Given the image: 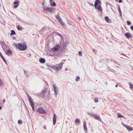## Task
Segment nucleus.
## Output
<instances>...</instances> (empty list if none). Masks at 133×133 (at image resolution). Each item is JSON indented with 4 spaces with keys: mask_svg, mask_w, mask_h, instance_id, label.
I'll return each instance as SVG.
<instances>
[{
    "mask_svg": "<svg viewBox=\"0 0 133 133\" xmlns=\"http://www.w3.org/2000/svg\"><path fill=\"white\" fill-rule=\"evenodd\" d=\"M53 9L49 8H44L43 7V12L45 13H46L47 11L51 13L53 12Z\"/></svg>",
    "mask_w": 133,
    "mask_h": 133,
    "instance_id": "4",
    "label": "nucleus"
},
{
    "mask_svg": "<svg viewBox=\"0 0 133 133\" xmlns=\"http://www.w3.org/2000/svg\"><path fill=\"white\" fill-rule=\"evenodd\" d=\"M114 71L113 70H112V72H113Z\"/></svg>",
    "mask_w": 133,
    "mask_h": 133,
    "instance_id": "63",
    "label": "nucleus"
},
{
    "mask_svg": "<svg viewBox=\"0 0 133 133\" xmlns=\"http://www.w3.org/2000/svg\"><path fill=\"white\" fill-rule=\"evenodd\" d=\"M21 121V120H19L18 121V123H22V122L21 121Z\"/></svg>",
    "mask_w": 133,
    "mask_h": 133,
    "instance_id": "39",
    "label": "nucleus"
},
{
    "mask_svg": "<svg viewBox=\"0 0 133 133\" xmlns=\"http://www.w3.org/2000/svg\"><path fill=\"white\" fill-rule=\"evenodd\" d=\"M124 127H125L126 128H127V127H128V126H127V125H124Z\"/></svg>",
    "mask_w": 133,
    "mask_h": 133,
    "instance_id": "47",
    "label": "nucleus"
},
{
    "mask_svg": "<svg viewBox=\"0 0 133 133\" xmlns=\"http://www.w3.org/2000/svg\"><path fill=\"white\" fill-rule=\"evenodd\" d=\"M7 53H6L5 54L8 55H9V54H9L11 55H12V51L11 50H8L7 51Z\"/></svg>",
    "mask_w": 133,
    "mask_h": 133,
    "instance_id": "18",
    "label": "nucleus"
},
{
    "mask_svg": "<svg viewBox=\"0 0 133 133\" xmlns=\"http://www.w3.org/2000/svg\"><path fill=\"white\" fill-rule=\"evenodd\" d=\"M30 104L32 108V110L34 111H35L34 109V103L32 102H31L30 103Z\"/></svg>",
    "mask_w": 133,
    "mask_h": 133,
    "instance_id": "14",
    "label": "nucleus"
},
{
    "mask_svg": "<svg viewBox=\"0 0 133 133\" xmlns=\"http://www.w3.org/2000/svg\"><path fill=\"white\" fill-rule=\"evenodd\" d=\"M124 127H125L126 128H127V127H128V126H127V125H124Z\"/></svg>",
    "mask_w": 133,
    "mask_h": 133,
    "instance_id": "46",
    "label": "nucleus"
},
{
    "mask_svg": "<svg viewBox=\"0 0 133 133\" xmlns=\"http://www.w3.org/2000/svg\"><path fill=\"white\" fill-rule=\"evenodd\" d=\"M95 108V107L93 108V109H94Z\"/></svg>",
    "mask_w": 133,
    "mask_h": 133,
    "instance_id": "64",
    "label": "nucleus"
},
{
    "mask_svg": "<svg viewBox=\"0 0 133 133\" xmlns=\"http://www.w3.org/2000/svg\"><path fill=\"white\" fill-rule=\"evenodd\" d=\"M83 127L85 130H87V128L86 126V122L85 121H83Z\"/></svg>",
    "mask_w": 133,
    "mask_h": 133,
    "instance_id": "15",
    "label": "nucleus"
},
{
    "mask_svg": "<svg viewBox=\"0 0 133 133\" xmlns=\"http://www.w3.org/2000/svg\"><path fill=\"white\" fill-rule=\"evenodd\" d=\"M127 129L129 131H130L133 130V129L132 128H131L128 126Z\"/></svg>",
    "mask_w": 133,
    "mask_h": 133,
    "instance_id": "22",
    "label": "nucleus"
},
{
    "mask_svg": "<svg viewBox=\"0 0 133 133\" xmlns=\"http://www.w3.org/2000/svg\"><path fill=\"white\" fill-rule=\"evenodd\" d=\"M79 56H82V52L80 51L79 52Z\"/></svg>",
    "mask_w": 133,
    "mask_h": 133,
    "instance_id": "37",
    "label": "nucleus"
},
{
    "mask_svg": "<svg viewBox=\"0 0 133 133\" xmlns=\"http://www.w3.org/2000/svg\"><path fill=\"white\" fill-rule=\"evenodd\" d=\"M3 82L2 81V80L0 78V87L2 86V84H3Z\"/></svg>",
    "mask_w": 133,
    "mask_h": 133,
    "instance_id": "29",
    "label": "nucleus"
},
{
    "mask_svg": "<svg viewBox=\"0 0 133 133\" xmlns=\"http://www.w3.org/2000/svg\"><path fill=\"white\" fill-rule=\"evenodd\" d=\"M17 28L18 30H19L20 29H21V30H22V27L21 26H20L19 25H18L17 26Z\"/></svg>",
    "mask_w": 133,
    "mask_h": 133,
    "instance_id": "27",
    "label": "nucleus"
},
{
    "mask_svg": "<svg viewBox=\"0 0 133 133\" xmlns=\"http://www.w3.org/2000/svg\"><path fill=\"white\" fill-rule=\"evenodd\" d=\"M46 91V89H44V90L42 91V96L44 98L45 97V95Z\"/></svg>",
    "mask_w": 133,
    "mask_h": 133,
    "instance_id": "11",
    "label": "nucleus"
},
{
    "mask_svg": "<svg viewBox=\"0 0 133 133\" xmlns=\"http://www.w3.org/2000/svg\"><path fill=\"white\" fill-rule=\"evenodd\" d=\"M2 43H3V44H5V43H4V42H2Z\"/></svg>",
    "mask_w": 133,
    "mask_h": 133,
    "instance_id": "58",
    "label": "nucleus"
},
{
    "mask_svg": "<svg viewBox=\"0 0 133 133\" xmlns=\"http://www.w3.org/2000/svg\"><path fill=\"white\" fill-rule=\"evenodd\" d=\"M24 74L25 75H26V71H24Z\"/></svg>",
    "mask_w": 133,
    "mask_h": 133,
    "instance_id": "48",
    "label": "nucleus"
},
{
    "mask_svg": "<svg viewBox=\"0 0 133 133\" xmlns=\"http://www.w3.org/2000/svg\"><path fill=\"white\" fill-rule=\"evenodd\" d=\"M121 54L122 55H124V56H126V55H125V54H124L122 53Z\"/></svg>",
    "mask_w": 133,
    "mask_h": 133,
    "instance_id": "52",
    "label": "nucleus"
},
{
    "mask_svg": "<svg viewBox=\"0 0 133 133\" xmlns=\"http://www.w3.org/2000/svg\"><path fill=\"white\" fill-rule=\"evenodd\" d=\"M80 122V120L78 118H77L75 119V122L76 123H78Z\"/></svg>",
    "mask_w": 133,
    "mask_h": 133,
    "instance_id": "23",
    "label": "nucleus"
},
{
    "mask_svg": "<svg viewBox=\"0 0 133 133\" xmlns=\"http://www.w3.org/2000/svg\"><path fill=\"white\" fill-rule=\"evenodd\" d=\"M5 46H7V45H3V46L2 45V48L4 50V49H5Z\"/></svg>",
    "mask_w": 133,
    "mask_h": 133,
    "instance_id": "33",
    "label": "nucleus"
},
{
    "mask_svg": "<svg viewBox=\"0 0 133 133\" xmlns=\"http://www.w3.org/2000/svg\"><path fill=\"white\" fill-rule=\"evenodd\" d=\"M39 61L41 63H44L45 62V59L43 58H40L39 59Z\"/></svg>",
    "mask_w": 133,
    "mask_h": 133,
    "instance_id": "17",
    "label": "nucleus"
},
{
    "mask_svg": "<svg viewBox=\"0 0 133 133\" xmlns=\"http://www.w3.org/2000/svg\"><path fill=\"white\" fill-rule=\"evenodd\" d=\"M122 2V0H119L118 1V2L119 3H121Z\"/></svg>",
    "mask_w": 133,
    "mask_h": 133,
    "instance_id": "43",
    "label": "nucleus"
},
{
    "mask_svg": "<svg viewBox=\"0 0 133 133\" xmlns=\"http://www.w3.org/2000/svg\"><path fill=\"white\" fill-rule=\"evenodd\" d=\"M100 2L99 0H96L95 2L94 6L95 7H96L98 4Z\"/></svg>",
    "mask_w": 133,
    "mask_h": 133,
    "instance_id": "13",
    "label": "nucleus"
},
{
    "mask_svg": "<svg viewBox=\"0 0 133 133\" xmlns=\"http://www.w3.org/2000/svg\"><path fill=\"white\" fill-rule=\"evenodd\" d=\"M128 84H129L130 86V89L132 88L133 87V84L129 82L128 83Z\"/></svg>",
    "mask_w": 133,
    "mask_h": 133,
    "instance_id": "25",
    "label": "nucleus"
},
{
    "mask_svg": "<svg viewBox=\"0 0 133 133\" xmlns=\"http://www.w3.org/2000/svg\"><path fill=\"white\" fill-rule=\"evenodd\" d=\"M18 5H16L14 6V7L15 8H16L18 6Z\"/></svg>",
    "mask_w": 133,
    "mask_h": 133,
    "instance_id": "40",
    "label": "nucleus"
},
{
    "mask_svg": "<svg viewBox=\"0 0 133 133\" xmlns=\"http://www.w3.org/2000/svg\"><path fill=\"white\" fill-rule=\"evenodd\" d=\"M79 79H80L79 77L78 76H77L76 78L75 81H78L79 80Z\"/></svg>",
    "mask_w": 133,
    "mask_h": 133,
    "instance_id": "28",
    "label": "nucleus"
},
{
    "mask_svg": "<svg viewBox=\"0 0 133 133\" xmlns=\"http://www.w3.org/2000/svg\"><path fill=\"white\" fill-rule=\"evenodd\" d=\"M16 80L17 81H18L17 77H16Z\"/></svg>",
    "mask_w": 133,
    "mask_h": 133,
    "instance_id": "51",
    "label": "nucleus"
},
{
    "mask_svg": "<svg viewBox=\"0 0 133 133\" xmlns=\"http://www.w3.org/2000/svg\"><path fill=\"white\" fill-rule=\"evenodd\" d=\"M37 111L38 112L40 113L44 114L46 113L45 111L42 107L38 108V109Z\"/></svg>",
    "mask_w": 133,
    "mask_h": 133,
    "instance_id": "7",
    "label": "nucleus"
},
{
    "mask_svg": "<svg viewBox=\"0 0 133 133\" xmlns=\"http://www.w3.org/2000/svg\"><path fill=\"white\" fill-rule=\"evenodd\" d=\"M78 19L79 20H81V18L80 17H78Z\"/></svg>",
    "mask_w": 133,
    "mask_h": 133,
    "instance_id": "44",
    "label": "nucleus"
},
{
    "mask_svg": "<svg viewBox=\"0 0 133 133\" xmlns=\"http://www.w3.org/2000/svg\"><path fill=\"white\" fill-rule=\"evenodd\" d=\"M118 85H116L115 86L116 87H118Z\"/></svg>",
    "mask_w": 133,
    "mask_h": 133,
    "instance_id": "53",
    "label": "nucleus"
},
{
    "mask_svg": "<svg viewBox=\"0 0 133 133\" xmlns=\"http://www.w3.org/2000/svg\"><path fill=\"white\" fill-rule=\"evenodd\" d=\"M127 24L128 25H130L131 24V22H130L129 21H127Z\"/></svg>",
    "mask_w": 133,
    "mask_h": 133,
    "instance_id": "34",
    "label": "nucleus"
},
{
    "mask_svg": "<svg viewBox=\"0 0 133 133\" xmlns=\"http://www.w3.org/2000/svg\"><path fill=\"white\" fill-rule=\"evenodd\" d=\"M52 86L54 91V94L56 95L57 94V92L58 91V88L56 87L55 84L53 85Z\"/></svg>",
    "mask_w": 133,
    "mask_h": 133,
    "instance_id": "6",
    "label": "nucleus"
},
{
    "mask_svg": "<svg viewBox=\"0 0 133 133\" xmlns=\"http://www.w3.org/2000/svg\"><path fill=\"white\" fill-rule=\"evenodd\" d=\"M13 38L14 39H16V38L15 37H13Z\"/></svg>",
    "mask_w": 133,
    "mask_h": 133,
    "instance_id": "49",
    "label": "nucleus"
},
{
    "mask_svg": "<svg viewBox=\"0 0 133 133\" xmlns=\"http://www.w3.org/2000/svg\"><path fill=\"white\" fill-rule=\"evenodd\" d=\"M93 115V117L95 118V119H96V120H98L101 122H102V121L101 119L99 116H98L96 115H95L94 114V115Z\"/></svg>",
    "mask_w": 133,
    "mask_h": 133,
    "instance_id": "8",
    "label": "nucleus"
},
{
    "mask_svg": "<svg viewBox=\"0 0 133 133\" xmlns=\"http://www.w3.org/2000/svg\"><path fill=\"white\" fill-rule=\"evenodd\" d=\"M118 10L119 12H121L120 7H119L118 9Z\"/></svg>",
    "mask_w": 133,
    "mask_h": 133,
    "instance_id": "38",
    "label": "nucleus"
},
{
    "mask_svg": "<svg viewBox=\"0 0 133 133\" xmlns=\"http://www.w3.org/2000/svg\"><path fill=\"white\" fill-rule=\"evenodd\" d=\"M125 36L127 38H132V36L131 35L130 33L127 32L125 34Z\"/></svg>",
    "mask_w": 133,
    "mask_h": 133,
    "instance_id": "9",
    "label": "nucleus"
},
{
    "mask_svg": "<svg viewBox=\"0 0 133 133\" xmlns=\"http://www.w3.org/2000/svg\"><path fill=\"white\" fill-rule=\"evenodd\" d=\"M56 117L55 114L54 115L53 117V124L54 125L56 123Z\"/></svg>",
    "mask_w": 133,
    "mask_h": 133,
    "instance_id": "10",
    "label": "nucleus"
},
{
    "mask_svg": "<svg viewBox=\"0 0 133 133\" xmlns=\"http://www.w3.org/2000/svg\"><path fill=\"white\" fill-rule=\"evenodd\" d=\"M117 6H118V8H119V7H120L119 6V5H117Z\"/></svg>",
    "mask_w": 133,
    "mask_h": 133,
    "instance_id": "59",
    "label": "nucleus"
},
{
    "mask_svg": "<svg viewBox=\"0 0 133 133\" xmlns=\"http://www.w3.org/2000/svg\"><path fill=\"white\" fill-rule=\"evenodd\" d=\"M61 49V46L58 45L55 46L51 50L53 52L58 51L60 50Z\"/></svg>",
    "mask_w": 133,
    "mask_h": 133,
    "instance_id": "3",
    "label": "nucleus"
},
{
    "mask_svg": "<svg viewBox=\"0 0 133 133\" xmlns=\"http://www.w3.org/2000/svg\"><path fill=\"white\" fill-rule=\"evenodd\" d=\"M52 0H50V3H51Z\"/></svg>",
    "mask_w": 133,
    "mask_h": 133,
    "instance_id": "54",
    "label": "nucleus"
},
{
    "mask_svg": "<svg viewBox=\"0 0 133 133\" xmlns=\"http://www.w3.org/2000/svg\"><path fill=\"white\" fill-rule=\"evenodd\" d=\"M65 71H67L68 70V68H66L65 69Z\"/></svg>",
    "mask_w": 133,
    "mask_h": 133,
    "instance_id": "45",
    "label": "nucleus"
},
{
    "mask_svg": "<svg viewBox=\"0 0 133 133\" xmlns=\"http://www.w3.org/2000/svg\"><path fill=\"white\" fill-rule=\"evenodd\" d=\"M51 5L53 6H55L56 5V3L55 2H53L52 4H51Z\"/></svg>",
    "mask_w": 133,
    "mask_h": 133,
    "instance_id": "31",
    "label": "nucleus"
},
{
    "mask_svg": "<svg viewBox=\"0 0 133 133\" xmlns=\"http://www.w3.org/2000/svg\"><path fill=\"white\" fill-rule=\"evenodd\" d=\"M2 108V107L0 106V110H1Z\"/></svg>",
    "mask_w": 133,
    "mask_h": 133,
    "instance_id": "57",
    "label": "nucleus"
},
{
    "mask_svg": "<svg viewBox=\"0 0 133 133\" xmlns=\"http://www.w3.org/2000/svg\"><path fill=\"white\" fill-rule=\"evenodd\" d=\"M130 28L131 30L133 31V26H131Z\"/></svg>",
    "mask_w": 133,
    "mask_h": 133,
    "instance_id": "41",
    "label": "nucleus"
},
{
    "mask_svg": "<svg viewBox=\"0 0 133 133\" xmlns=\"http://www.w3.org/2000/svg\"><path fill=\"white\" fill-rule=\"evenodd\" d=\"M65 46V44H64V45H63V48H64V46Z\"/></svg>",
    "mask_w": 133,
    "mask_h": 133,
    "instance_id": "56",
    "label": "nucleus"
},
{
    "mask_svg": "<svg viewBox=\"0 0 133 133\" xmlns=\"http://www.w3.org/2000/svg\"><path fill=\"white\" fill-rule=\"evenodd\" d=\"M123 126H124V125H125L123 123Z\"/></svg>",
    "mask_w": 133,
    "mask_h": 133,
    "instance_id": "61",
    "label": "nucleus"
},
{
    "mask_svg": "<svg viewBox=\"0 0 133 133\" xmlns=\"http://www.w3.org/2000/svg\"><path fill=\"white\" fill-rule=\"evenodd\" d=\"M64 62H61L59 64L56 65L52 67V68L55 69V70L58 71L62 69L63 64Z\"/></svg>",
    "mask_w": 133,
    "mask_h": 133,
    "instance_id": "2",
    "label": "nucleus"
},
{
    "mask_svg": "<svg viewBox=\"0 0 133 133\" xmlns=\"http://www.w3.org/2000/svg\"><path fill=\"white\" fill-rule=\"evenodd\" d=\"M18 1H16L14 2V5L17 4V5H19V4H18Z\"/></svg>",
    "mask_w": 133,
    "mask_h": 133,
    "instance_id": "32",
    "label": "nucleus"
},
{
    "mask_svg": "<svg viewBox=\"0 0 133 133\" xmlns=\"http://www.w3.org/2000/svg\"><path fill=\"white\" fill-rule=\"evenodd\" d=\"M94 101L95 102L97 103L98 101V98H94Z\"/></svg>",
    "mask_w": 133,
    "mask_h": 133,
    "instance_id": "26",
    "label": "nucleus"
},
{
    "mask_svg": "<svg viewBox=\"0 0 133 133\" xmlns=\"http://www.w3.org/2000/svg\"><path fill=\"white\" fill-rule=\"evenodd\" d=\"M114 63H116V61H114Z\"/></svg>",
    "mask_w": 133,
    "mask_h": 133,
    "instance_id": "60",
    "label": "nucleus"
},
{
    "mask_svg": "<svg viewBox=\"0 0 133 133\" xmlns=\"http://www.w3.org/2000/svg\"><path fill=\"white\" fill-rule=\"evenodd\" d=\"M106 6H110V8H111V9L112 10V8L111 6L109 3H108V2H106Z\"/></svg>",
    "mask_w": 133,
    "mask_h": 133,
    "instance_id": "21",
    "label": "nucleus"
},
{
    "mask_svg": "<svg viewBox=\"0 0 133 133\" xmlns=\"http://www.w3.org/2000/svg\"><path fill=\"white\" fill-rule=\"evenodd\" d=\"M16 34V33L14 30H12L11 31V33L10 34V35L11 36L13 35H15Z\"/></svg>",
    "mask_w": 133,
    "mask_h": 133,
    "instance_id": "20",
    "label": "nucleus"
},
{
    "mask_svg": "<svg viewBox=\"0 0 133 133\" xmlns=\"http://www.w3.org/2000/svg\"><path fill=\"white\" fill-rule=\"evenodd\" d=\"M5 101V99H3V102L4 103Z\"/></svg>",
    "mask_w": 133,
    "mask_h": 133,
    "instance_id": "50",
    "label": "nucleus"
},
{
    "mask_svg": "<svg viewBox=\"0 0 133 133\" xmlns=\"http://www.w3.org/2000/svg\"><path fill=\"white\" fill-rule=\"evenodd\" d=\"M26 95L29 99V101L30 103H31V102H33L32 98L31 97H30L28 94H26Z\"/></svg>",
    "mask_w": 133,
    "mask_h": 133,
    "instance_id": "12",
    "label": "nucleus"
},
{
    "mask_svg": "<svg viewBox=\"0 0 133 133\" xmlns=\"http://www.w3.org/2000/svg\"><path fill=\"white\" fill-rule=\"evenodd\" d=\"M117 117L118 118L123 117V116L119 114H118L117 115Z\"/></svg>",
    "mask_w": 133,
    "mask_h": 133,
    "instance_id": "30",
    "label": "nucleus"
},
{
    "mask_svg": "<svg viewBox=\"0 0 133 133\" xmlns=\"http://www.w3.org/2000/svg\"><path fill=\"white\" fill-rule=\"evenodd\" d=\"M119 15L120 16H122V12H119Z\"/></svg>",
    "mask_w": 133,
    "mask_h": 133,
    "instance_id": "42",
    "label": "nucleus"
},
{
    "mask_svg": "<svg viewBox=\"0 0 133 133\" xmlns=\"http://www.w3.org/2000/svg\"><path fill=\"white\" fill-rule=\"evenodd\" d=\"M105 19L107 22H109L110 20L109 18L108 17H105Z\"/></svg>",
    "mask_w": 133,
    "mask_h": 133,
    "instance_id": "19",
    "label": "nucleus"
},
{
    "mask_svg": "<svg viewBox=\"0 0 133 133\" xmlns=\"http://www.w3.org/2000/svg\"><path fill=\"white\" fill-rule=\"evenodd\" d=\"M88 114L89 115L92 116V117L93 116V115H94V114H91V113L90 112H88Z\"/></svg>",
    "mask_w": 133,
    "mask_h": 133,
    "instance_id": "36",
    "label": "nucleus"
},
{
    "mask_svg": "<svg viewBox=\"0 0 133 133\" xmlns=\"http://www.w3.org/2000/svg\"><path fill=\"white\" fill-rule=\"evenodd\" d=\"M15 46L18 49L22 51L25 50L26 49V45H23L21 43H18Z\"/></svg>",
    "mask_w": 133,
    "mask_h": 133,
    "instance_id": "1",
    "label": "nucleus"
},
{
    "mask_svg": "<svg viewBox=\"0 0 133 133\" xmlns=\"http://www.w3.org/2000/svg\"><path fill=\"white\" fill-rule=\"evenodd\" d=\"M56 34H57V35H58V36H60V37H62V35L58 33V32H57L56 33Z\"/></svg>",
    "mask_w": 133,
    "mask_h": 133,
    "instance_id": "35",
    "label": "nucleus"
},
{
    "mask_svg": "<svg viewBox=\"0 0 133 133\" xmlns=\"http://www.w3.org/2000/svg\"><path fill=\"white\" fill-rule=\"evenodd\" d=\"M44 3H43L42 4V5H44Z\"/></svg>",
    "mask_w": 133,
    "mask_h": 133,
    "instance_id": "62",
    "label": "nucleus"
},
{
    "mask_svg": "<svg viewBox=\"0 0 133 133\" xmlns=\"http://www.w3.org/2000/svg\"><path fill=\"white\" fill-rule=\"evenodd\" d=\"M44 129L45 130H46V127L44 126Z\"/></svg>",
    "mask_w": 133,
    "mask_h": 133,
    "instance_id": "55",
    "label": "nucleus"
},
{
    "mask_svg": "<svg viewBox=\"0 0 133 133\" xmlns=\"http://www.w3.org/2000/svg\"><path fill=\"white\" fill-rule=\"evenodd\" d=\"M97 9H98L100 11H102V7L100 5H99L98 6Z\"/></svg>",
    "mask_w": 133,
    "mask_h": 133,
    "instance_id": "24",
    "label": "nucleus"
},
{
    "mask_svg": "<svg viewBox=\"0 0 133 133\" xmlns=\"http://www.w3.org/2000/svg\"><path fill=\"white\" fill-rule=\"evenodd\" d=\"M0 56H1V57L2 58V59H3L5 63L7 64V63H6V62L5 59L3 57V56H2V53L0 52Z\"/></svg>",
    "mask_w": 133,
    "mask_h": 133,
    "instance_id": "16",
    "label": "nucleus"
},
{
    "mask_svg": "<svg viewBox=\"0 0 133 133\" xmlns=\"http://www.w3.org/2000/svg\"><path fill=\"white\" fill-rule=\"evenodd\" d=\"M56 18L58 20L59 23L62 25L64 24V23L63 22L61 19L60 18V17L58 15L56 16Z\"/></svg>",
    "mask_w": 133,
    "mask_h": 133,
    "instance_id": "5",
    "label": "nucleus"
}]
</instances>
